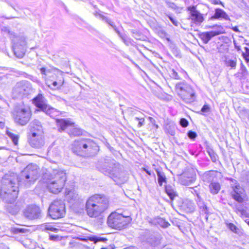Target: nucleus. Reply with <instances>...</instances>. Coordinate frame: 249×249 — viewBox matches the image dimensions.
<instances>
[{
	"instance_id": "nucleus-44",
	"label": "nucleus",
	"mask_w": 249,
	"mask_h": 249,
	"mask_svg": "<svg viewBox=\"0 0 249 249\" xmlns=\"http://www.w3.org/2000/svg\"><path fill=\"white\" fill-rule=\"evenodd\" d=\"M166 3L169 8L172 9L176 10L178 8V7L174 2L169 1H166Z\"/></svg>"
},
{
	"instance_id": "nucleus-46",
	"label": "nucleus",
	"mask_w": 249,
	"mask_h": 249,
	"mask_svg": "<svg viewBox=\"0 0 249 249\" xmlns=\"http://www.w3.org/2000/svg\"><path fill=\"white\" fill-rule=\"evenodd\" d=\"M168 18L170 20V21L172 22V23L176 26H178L179 24V22L178 21V20L174 18L173 17H172L170 15H167Z\"/></svg>"
},
{
	"instance_id": "nucleus-21",
	"label": "nucleus",
	"mask_w": 249,
	"mask_h": 249,
	"mask_svg": "<svg viewBox=\"0 0 249 249\" xmlns=\"http://www.w3.org/2000/svg\"><path fill=\"white\" fill-rule=\"evenodd\" d=\"M31 136L43 134V130L41 123L37 120H34L30 124Z\"/></svg>"
},
{
	"instance_id": "nucleus-10",
	"label": "nucleus",
	"mask_w": 249,
	"mask_h": 249,
	"mask_svg": "<svg viewBox=\"0 0 249 249\" xmlns=\"http://www.w3.org/2000/svg\"><path fill=\"white\" fill-rule=\"evenodd\" d=\"M33 90L31 84L28 81L18 82L13 89V95L16 98H23L30 94Z\"/></svg>"
},
{
	"instance_id": "nucleus-29",
	"label": "nucleus",
	"mask_w": 249,
	"mask_h": 249,
	"mask_svg": "<svg viewBox=\"0 0 249 249\" xmlns=\"http://www.w3.org/2000/svg\"><path fill=\"white\" fill-rule=\"evenodd\" d=\"M155 223L159 225L160 227L163 228L168 227L170 224L165 219L161 217H157L155 219Z\"/></svg>"
},
{
	"instance_id": "nucleus-60",
	"label": "nucleus",
	"mask_w": 249,
	"mask_h": 249,
	"mask_svg": "<svg viewBox=\"0 0 249 249\" xmlns=\"http://www.w3.org/2000/svg\"><path fill=\"white\" fill-rule=\"evenodd\" d=\"M232 30L235 32H239V30H238V28L237 26H235L232 27Z\"/></svg>"
},
{
	"instance_id": "nucleus-27",
	"label": "nucleus",
	"mask_w": 249,
	"mask_h": 249,
	"mask_svg": "<svg viewBox=\"0 0 249 249\" xmlns=\"http://www.w3.org/2000/svg\"><path fill=\"white\" fill-rule=\"evenodd\" d=\"M165 190L166 194L171 200H173L175 196H177L176 191L170 185H166L165 186Z\"/></svg>"
},
{
	"instance_id": "nucleus-30",
	"label": "nucleus",
	"mask_w": 249,
	"mask_h": 249,
	"mask_svg": "<svg viewBox=\"0 0 249 249\" xmlns=\"http://www.w3.org/2000/svg\"><path fill=\"white\" fill-rule=\"evenodd\" d=\"M209 188L211 193L216 194L220 190V186L218 183L212 182L209 185Z\"/></svg>"
},
{
	"instance_id": "nucleus-25",
	"label": "nucleus",
	"mask_w": 249,
	"mask_h": 249,
	"mask_svg": "<svg viewBox=\"0 0 249 249\" xmlns=\"http://www.w3.org/2000/svg\"><path fill=\"white\" fill-rule=\"evenodd\" d=\"M220 18H223L226 20L229 19L228 15L223 9L216 8L215 10L214 14L211 17V19H219Z\"/></svg>"
},
{
	"instance_id": "nucleus-19",
	"label": "nucleus",
	"mask_w": 249,
	"mask_h": 249,
	"mask_svg": "<svg viewBox=\"0 0 249 249\" xmlns=\"http://www.w3.org/2000/svg\"><path fill=\"white\" fill-rule=\"evenodd\" d=\"M188 11L190 12L191 19L196 24H201L204 20L203 14L196 10V6H190L187 8Z\"/></svg>"
},
{
	"instance_id": "nucleus-13",
	"label": "nucleus",
	"mask_w": 249,
	"mask_h": 249,
	"mask_svg": "<svg viewBox=\"0 0 249 249\" xmlns=\"http://www.w3.org/2000/svg\"><path fill=\"white\" fill-rule=\"evenodd\" d=\"M33 103L36 107L51 117H53V114L56 112L55 108L48 105L47 100L41 93L33 99Z\"/></svg>"
},
{
	"instance_id": "nucleus-42",
	"label": "nucleus",
	"mask_w": 249,
	"mask_h": 249,
	"mask_svg": "<svg viewBox=\"0 0 249 249\" xmlns=\"http://www.w3.org/2000/svg\"><path fill=\"white\" fill-rule=\"evenodd\" d=\"M12 231L14 233L18 234L19 233H25L27 232L28 230L24 228H14L13 229Z\"/></svg>"
},
{
	"instance_id": "nucleus-54",
	"label": "nucleus",
	"mask_w": 249,
	"mask_h": 249,
	"mask_svg": "<svg viewBox=\"0 0 249 249\" xmlns=\"http://www.w3.org/2000/svg\"><path fill=\"white\" fill-rule=\"evenodd\" d=\"M243 210H244V209L243 208V207L240 205L237 206L236 208V212L237 213H240L241 212V211Z\"/></svg>"
},
{
	"instance_id": "nucleus-6",
	"label": "nucleus",
	"mask_w": 249,
	"mask_h": 249,
	"mask_svg": "<svg viewBox=\"0 0 249 249\" xmlns=\"http://www.w3.org/2000/svg\"><path fill=\"white\" fill-rule=\"evenodd\" d=\"M15 180L3 179L0 192L1 197L6 202L12 204L17 198L18 186Z\"/></svg>"
},
{
	"instance_id": "nucleus-43",
	"label": "nucleus",
	"mask_w": 249,
	"mask_h": 249,
	"mask_svg": "<svg viewBox=\"0 0 249 249\" xmlns=\"http://www.w3.org/2000/svg\"><path fill=\"white\" fill-rule=\"evenodd\" d=\"M179 124L183 127H186L188 125V121L185 118H181L180 120Z\"/></svg>"
},
{
	"instance_id": "nucleus-50",
	"label": "nucleus",
	"mask_w": 249,
	"mask_h": 249,
	"mask_svg": "<svg viewBox=\"0 0 249 249\" xmlns=\"http://www.w3.org/2000/svg\"><path fill=\"white\" fill-rule=\"evenodd\" d=\"M93 7L95 8V11L93 12V15L95 17L98 18L99 15L101 13V12H102V11L98 9L96 5H94Z\"/></svg>"
},
{
	"instance_id": "nucleus-62",
	"label": "nucleus",
	"mask_w": 249,
	"mask_h": 249,
	"mask_svg": "<svg viewBox=\"0 0 249 249\" xmlns=\"http://www.w3.org/2000/svg\"><path fill=\"white\" fill-rule=\"evenodd\" d=\"M57 237L53 235L50 236V239L51 240H55Z\"/></svg>"
},
{
	"instance_id": "nucleus-7",
	"label": "nucleus",
	"mask_w": 249,
	"mask_h": 249,
	"mask_svg": "<svg viewBox=\"0 0 249 249\" xmlns=\"http://www.w3.org/2000/svg\"><path fill=\"white\" fill-rule=\"evenodd\" d=\"M175 90L179 98L186 103H192L196 100L195 90L185 80L176 83Z\"/></svg>"
},
{
	"instance_id": "nucleus-37",
	"label": "nucleus",
	"mask_w": 249,
	"mask_h": 249,
	"mask_svg": "<svg viewBox=\"0 0 249 249\" xmlns=\"http://www.w3.org/2000/svg\"><path fill=\"white\" fill-rule=\"evenodd\" d=\"M6 134L7 135V136H8L9 138H10L12 139L15 145L18 144V135L13 134L9 130L6 131Z\"/></svg>"
},
{
	"instance_id": "nucleus-41",
	"label": "nucleus",
	"mask_w": 249,
	"mask_h": 249,
	"mask_svg": "<svg viewBox=\"0 0 249 249\" xmlns=\"http://www.w3.org/2000/svg\"><path fill=\"white\" fill-rule=\"evenodd\" d=\"M169 74L170 77L174 79L179 80L180 79V77L178 75V72L174 69L171 70Z\"/></svg>"
},
{
	"instance_id": "nucleus-36",
	"label": "nucleus",
	"mask_w": 249,
	"mask_h": 249,
	"mask_svg": "<svg viewBox=\"0 0 249 249\" xmlns=\"http://www.w3.org/2000/svg\"><path fill=\"white\" fill-rule=\"evenodd\" d=\"M207 152L210 156L213 162H215L217 160L218 156L211 148H207Z\"/></svg>"
},
{
	"instance_id": "nucleus-31",
	"label": "nucleus",
	"mask_w": 249,
	"mask_h": 249,
	"mask_svg": "<svg viewBox=\"0 0 249 249\" xmlns=\"http://www.w3.org/2000/svg\"><path fill=\"white\" fill-rule=\"evenodd\" d=\"M156 172L158 176V183L160 186H162L163 182H166V177L163 172L159 171L158 170H156Z\"/></svg>"
},
{
	"instance_id": "nucleus-58",
	"label": "nucleus",
	"mask_w": 249,
	"mask_h": 249,
	"mask_svg": "<svg viewBox=\"0 0 249 249\" xmlns=\"http://www.w3.org/2000/svg\"><path fill=\"white\" fill-rule=\"evenodd\" d=\"M52 85L53 87H56V89H60L59 87H58V83L56 81H53L52 83Z\"/></svg>"
},
{
	"instance_id": "nucleus-12",
	"label": "nucleus",
	"mask_w": 249,
	"mask_h": 249,
	"mask_svg": "<svg viewBox=\"0 0 249 249\" xmlns=\"http://www.w3.org/2000/svg\"><path fill=\"white\" fill-rule=\"evenodd\" d=\"M65 213V205L62 200H54L48 208V215L53 219L63 217Z\"/></svg>"
},
{
	"instance_id": "nucleus-23",
	"label": "nucleus",
	"mask_w": 249,
	"mask_h": 249,
	"mask_svg": "<svg viewBox=\"0 0 249 249\" xmlns=\"http://www.w3.org/2000/svg\"><path fill=\"white\" fill-rule=\"evenodd\" d=\"M129 111L132 115H133V116L136 115L137 116L134 118V120L136 121H139V123L138 124V127H141L144 124L145 120H144V114L141 113L142 116H139V114L141 112L140 111H139L134 108H130Z\"/></svg>"
},
{
	"instance_id": "nucleus-14",
	"label": "nucleus",
	"mask_w": 249,
	"mask_h": 249,
	"mask_svg": "<svg viewBox=\"0 0 249 249\" xmlns=\"http://www.w3.org/2000/svg\"><path fill=\"white\" fill-rule=\"evenodd\" d=\"M196 179V169L192 167H187L182 174L180 175L179 181L183 185L189 186L193 184Z\"/></svg>"
},
{
	"instance_id": "nucleus-53",
	"label": "nucleus",
	"mask_w": 249,
	"mask_h": 249,
	"mask_svg": "<svg viewBox=\"0 0 249 249\" xmlns=\"http://www.w3.org/2000/svg\"><path fill=\"white\" fill-rule=\"evenodd\" d=\"M212 3L214 4H221L223 6H224L223 3L221 2L220 0H212Z\"/></svg>"
},
{
	"instance_id": "nucleus-22",
	"label": "nucleus",
	"mask_w": 249,
	"mask_h": 249,
	"mask_svg": "<svg viewBox=\"0 0 249 249\" xmlns=\"http://www.w3.org/2000/svg\"><path fill=\"white\" fill-rule=\"evenodd\" d=\"M65 198L69 202L73 203L79 200V196L75 190L66 189L65 191Z\"/></svg>"
},
{
	"instance_id": "nucleus-61",
	"label": "nucleus",
	"mask_w": 249,
	"mask_h": 249,
	"mask_svg": "<svg viewBox=\"0 0 249 249\" xmlns=\"http://www.w3.org/2000/svg\"><path fill=\"white\" fill-rule=\"evenodd\" d=\"M138 249L135 247L131 246V247H129L126 248L125 249Z\"/></svg>"
},
{
	"instance_id": "nucleus-49",
	"label": "nucleus",
	"mask_w": 249,
	"mask_h": 249,
	"mask_svg": "<svg viewBox=\"0 0 249 249\" xmlns=\"http://www.w3.org/2000/svg\"><path fill=\"white\" fill-rule=\"evenodd\" d=\"M238 214L243 217H248L249 216V213L245 209L242 210Z\"/></svg>"
},
{
	"instance_id": "nucleus-57",
	"label": "nucleus",
	"mask_w": 249,
	"mask_h": 249,
	"mask_svg": "<svg viewBox=\"0 0 249 249\" xmlns=\"http://www.w3.org/2000/svg\"><path fill=\"white\" fill-rule=\"evenodd\" d=\"M143 171H144L149 176H151L152 175V174L153 173L152 172H151V171L148 170L147 169H146L145 168H143Z\"/></svg>"
},
{
	"instance_id": "nucleus-63",
	"label": "nucleus",
	"mask_w": 249,
	"mask_h": 249,
	"mask_svg": "<svg viewBox=\"0 0 249 249\" xmlns=\"http://www.w3.org/2000/svg\"><path fill=\"white\" fill-rule=\"evenodd\" d=\"M0 249H9L7 247L5 246H0Z\"/></svg>"
},
{
	"instance_id": "nucleus-28",
	"label": "nucleus",
	"mask_w": 249,
	"mask_h": 249,
	"mask_svg": "<svg viewBox=\"0 0 249 249\" xmlns=\"http://www.w3.org/2000/svg\"><path fill=\"white\" fill-rule=\"evenodd\" d=\"M216 173V171L213 170L206 172L203 175V180L207 182L212 181L215 176Z\"/></svg>"
},
{
	"instance_id": "nucleus-38",
	"label": "nucleus",
	"mask_w": 249,
	"mask_h": 249,
	"mask_svg": "<svg viewBox=\"0 0 249 249\" xmlns=\"http://www.w3.org/2000/svg\"><path fill=\"white\" fill-rule=\"evenodd\" d=\"M13 207V205L12 204L8 206L7 209L10 213L14 215L18 213L19 211V208L18 207L16 206H14V208Z\"/></svg>"
},
{
	"instance_id": "nucleus-48",
	"label": "nucleus",
	"mask_w": 249,
	"mask_h": 249,
	"mask_svg": "<svg viewBox=\"0 0 249 249\" xmlns=\"http://www.w3.org/2000/svg\"><path fill=\"white\" fill-rule=\"evenodd\" d=\"M195 188H197V186H195V187H193V188H191L193 191H192V192L194 194H196V196H197V198L196 199H199V198L200 197V196L199 195L200 194V192L199 191L197 190V189H196Z\"/></svg>"
},
{
	"instance_id": "nucleus-56",
	"label": "nucleus",
	"mask_w": 249,
	"mask_h": 249,
	"mask_svg": "<svg viewBox=\"0 0 249 249\" xmlns=\"http://www.w3.org/2000/svg\"><path fill=\"white\" fill-rule=\"evenodd\" d=\"M244 49L245 50V52H244V53H245L244 55H246V56H249V48H248V47H245Z\"/></svg>"
},
{
	"instance_id": "nucleus-24",
	"label": "nucleus",
	"mask_w": 249,
	"mask_h": 249,
	"mask_svg": "<svg viewBox=\"0 0 249 249\" xmlns=\"http://www.w3.org/2000/svg\"><path fill=\"white\" fill-rule=\"evenodd\" d=\"M114 30L121 38L122 40L125 45H134V42L133 40L129 37L126 35L121 33V32L118 30L117 27L114 26Z\"/></svg>"
},
{
	"instance_id": "nucleus-1",
	"label": "nucleus",
	"mask_w": 249,
	"mask_h": 249,
	"mask_svg": "<svg viewBox=\"0 0 249 249\" xmlns=\"http://www.w3.org/2000/svg\"><path fill=\"white\" fill-rule=\"evenodd\" d=\"M96 168L116 182L123 183L127 179L126 173L123 171L120 164L110 157L101 158L96 164Z\"/></svg>"
},
{
	"instance_id": "nucleus-17",
	"label": "nucleus",
	"mask_w": 249,
	"mask_h": 249,
	"mask_svg": "<svg viewBox=\"0 0 249 249\" xmlns=\"http://www.w3.org/2000/svg\"><path fill=\"white\" fill-rule=\"evenodd\" d=\"M231 186L233 189L231 193L232 198L239 203L243 202L245 196L244 189L236 180L232 181Z\"/></svg>"
},
{
	"instance_id": "nucleus-40",
	"label": "nucleus",
	"mask_w": 249,
	"mask_h": 249,
	"mask_svg": "<svg viewBox=\"0 0 249 249\" xmlns=\"http://www.w3.org/2000/svg\"><path fill=\"white\" fill-rule=\"evenodd\" d=\"M226 65L227 67H230L231 68L235 69L236 65V61L234 60L229 59L226 61Z\"/></svg>"
},
{
	"instance_id": "nucleus-18",
	"label": "nucleus",
	"mask_w": 249,
	"mask_h": 249,
	"mask_svg": "<svg viewBox=\"0 0 249 249\" xmlns=\"http://www.w3.org/2000/svg\"><path fill=\"white\" fill-rule=\"evenodd\" d=\"M24 214L28 219H38L41 217V210L40 208L36 205H31L26 208Z\"/></svg>"
},
{
	"instance_id": "nucleus-11",
	"label": "nucleus",
	"mask_w": 249,
	"mask_h": 249,
	"mask_svg": "<svg viewBox=\"0 0 249 249\" xmlns=\"http://www.w3.org/2000/svg\"><path fill=\"white\" fill-rule=\"evenodd\" d=\"M56 122L59 127V132L67 131L71 136H78L82 134V131L79 128L75 127L74 123L68 119H56Z\"/></svg>"
},
{
	"instance_id": "nucleus-4",
	"label": "nucleus",
	"mask_w": 249,
	"mask_h": 249,
	"mask_svg": "<svg viewBox=\"0 0 249 249\" xmlns=\"http://www.w3.org/2000/svg\"><path fill=\"white\" fill-rule=\"evenodd\" d=\"M71 150L77 155L90 157L96 155L99 148L92 140L85 139L74 141L71 144Z\"/></svg>"
},
{
	"instance_id": "nucleus-26",
	"label": "nucleus",
	"mask_w": 249,
	"mask_h": 249,
	"mask_svg": "<svg viewBox=\"0 0 249 249\" xmlns=\"http://www.w3.org/2000/svg\"><path fill=\"white\" fill-rule=\"evenodd\" d=\"M196 201L199 208L200 213L204 214H208L209 213V208L202 201L201 197H200L199 199H196Z\"/></svg>"
},
{
	"instance_id": "nucleus-2",
	"label": "nucleus",
	"mask_w": 249,
	"mask_h": 249,
	"mask_svg": "<svg viewBox=\"0 0 249 249\" xmlns=\"http://www.w3.org/2000/svg\"><path fill=\"white\" fill-rule=\"evenodd\" d=\"M42 178L47 184L48 189L54 194H57L61 191L67 180L65 171L59 168L47 170Z\"/></svg>"
},
{
	"instance_id": "nucleus-32",
	"label": "nucleus",
	"mask_w": 249,
	"mask_h": 249,
	"mask_svg": "<svg viewBox=\"0 0 249 249\" xmlns=\"http://www.w3.org/2000/svg\"><path fill=\"white\" fill-rule=\"evenodd\" d=\"M131 33L132 36L137 40H144V36L139 31L136 30H131Z\"/></svg>"
},
{
	"instance_id": "nucleus-5",
	"label": "nucleus",
	"mask_w": 249,
	"mask_h": 249,
	"mask_svg": "<svg viewBox=\"0 0 249 249\" xmlns=\"http://www.w3.org/2000/svg\"><path fill=\"white\" fill-rule=\"evenodd\" d=\"M39 170L37 165L31 163L21 172L18 182L27 187L34 184L38 178Z\"/></svg>"
},
{
	"instance_id": "nucleus-35",
	"label": "nucleus",
	"mask_w": 249,
	"mask_h": 249,
	"mask_svg": "<svg viewBox=\"0 0 249 249\" xmlns=\"http://www.w3.org/2000/svg\"><path fill=\"white\" fill-rule=\"evenodd\" d=\"M146 242L152 246H155L159 243V239L154 234H150L146 238Z\"/></svg>"
},
{
	"instance_id": "nucleus-55",
	"label": "nucleus",
	"mask_w": 249,
	"mask_h": 249,
	"mask_svg": "<svg viewBox=\"0 0 249 249\" xmlns=\"http://www.w3.org/2000/svg\"><path fill=\"white\" fill-rule=\"evenodd\" d=\"M244 54H245V53H244V52H243L242 55H243L244 58L245 59V60L247 63H249V56H246V55H244Z\"/></svg>"
},
{
	"instance_id": "nucleus-16",
	"label": "nucleus",
	"mask_w": 249,
	"mask_h": 249,
	"mask_svg": "<svg viewBox=\"0 0 249 249\" xmlns=\"http://www.w3.org/2000/svg\"><path fill=\"white\" fill-rule=\"evenodd\" d=\"M208 28H216L217 30L210 32H203L199 34L200 38L205 44H207L213 37L224 33L223 27L221 26L214 25L213 26H209Z\"/></svg>"
},
{
	"instance_id": "nucleus-39",
	"label": "nucleus",
	"mask_w": 249,
	"mask_h": 249,
	"mask_svg": "<svg viewBox=\"0 0 249 249\" xmlns=\"http://www.w3.org/2000/svg\"><path fill=\"white\" fill-rule=\"evenodd\" d=\"M90 240L91 241H93L94 243H96L99 242H105L107 241V239L104 237L93 236L90 237Z\"/></svg>"
},
{
	"instance_id": "nucleus-9",
	"label": "nucleus",
	"mask_w": 249,
	"mask_h": 249,
	"mask_svg": "<svg viewBox=\"0 0 249 249\" xmlns=\"http://www.w3.org/2000/svg\"><path fill=\"white\" fill-rule=\"evenodd\" d=\"M129 216L125 217L117 213H112L108 216L107 223L109 227L120 230L125 228L130 222Z\"/></svg>"
},
{
	"instance_id": "nucleus-3",
	"label": "nucleus",
	"mask_w": 249,
	"mask_h": 249,
	"mask_svg": "<svg viewBox=\"0 0 249 249\" xmlns=\"http://www.w3.org/2000/svg\"><path fill=\"white\" fill-rule=\"evenodd\" d=\"M108 207V199L104 195L95 194L87 199L85 210L87 214L91 218L99 217Z\"/></svg>"
},
{
	"instance_id": "nucleus-47",
	"label": "nucleus",
	"mask_w": 249,
	"mask_h": 249,
	"mask_svg": "<svg viewBox=\"0 0 249 249\" xmlns=\"http://www.w3.org/2000/svg\"><path fill=\"white\" fill-rule=\"evenodd\" d=\"M229 228L232 231L235 233H237V230H238L236 226L232 223H229L228 225Z\"/></svg>"
},
{
	"instance_id": "nucleus-52",
	"label": "nucleus",
	"mask_w": 249,
	"mask_h": 249,
	"mask_svg": "<svg viewBox=\"0 0 249 249\" xmlns=\"http://www.w3.org/2000/svg\"><path fill=\"white\" fill-rule=\"evenodd\" d=\"M201 111L203 112H207L210 111V107L208 105H204L201 108Z\"/></svg>"
},
{
	"instance_id": "nucleus-64",
	"label": "nucleus",
	"mask_w": 249,
	"mask_h": 249,
	"mask_svg": "<svg viewBox=\"0 0 249 249\" xmlns=\"http://www.w3.org/2000/svg\"><path fill=\"white\" fill-rule=\"evenodd\" d=\"M245 221L248 224V225L249 226V220L248 219H247Z\"/></svg>"
},
{
	"instance_id": "nucleus-59",
	"label": "nucleus",
	"mask_w": 249,
	"mask_h": 249,
	"mask_svg": "<svg viewBox=\"0 0 249 249\" xmlns=\"http://www.w3.org/2000/svg\"><path fill=\"white\" fill-rule=\"evenodd\" d=\"M40 71L42 74L46 75V69L45 68H41Z\"/></svg>"
},
{
	"instance_id": "nucleus-20",
	"label": "nucleus",
	"mask_w": 249,
	"mask_h": 249,
	"mask_svg": "<svg viewBox=\"0 0 249 249\" xmlns=\"http://www.w3.org/2000/svg\"><path fill=\"white\" fill-rule=\"evenodd\" d=\"M30 145L34 148H40L45 144L43 134L31 136L29 140Z\"/></svg>"
},
{
	"instance_id": "nucleus-8",
	"label": "nucleus",
	"mask_w": 249,
	"mask_h": 249,
	"mask_svg": "<svg viewBox=\"0 0 249 249\" xmlns=\"http://www.w3.org/2000/svg\"><path fill=\"white\" fill-rule=\"evenodd\" d=\"M12 114L15 122L20 125H26L30 121L32 115L30 108L23 105L15 106Z\"/></svg>"
},
{
	"instance_id": "nucleus-15",
	"label": "nucleus",
	"mask_w": 249,
	"mask_h": 249,
	"mask_svg": "<svg viewBox=\"0 0 249 249\" xmlns=\"http://www.w3.org/2000/svg\"><path fill=\"white\" fill-rule=\"evenodd\" d=\"M13 50L15 55L18 58H22L26 51V41L24 36L17 37L13 40Z\"/></svg>"
},
{
	"instance_id": "nucleus-34",
	"label": "nucleus",
	"mask_w": 249,
	"mask_h": 249,
	"mask_svg": "<svg viewBox=\"0 0 249 249\" xmlns=\"http://www.w3.org/2000/svg\"><path fill=\"white\" fill-rule=\"evenodd\" d=\"M102 12H101V13L99 15L98 18L101 19L103 21L108 24L114 29V26L116 27V25H115V23L111 21V20L107 17L104 16L102 14Z\"/></svg>"
},
{
	"instance_id": "nucleus-45",
	"label": "nucleus",
	"mask_w": 249,
	"mask_h": 249,
	"mask_svg": "<svg viewBox=\"0 0 249 249\" xmlns=\"http://www.w3.org/2000/svg\"><path fill=\"white\" fill-rule=\"evenodd\" d=\"M187 135L188 137L192 140H194L197 136L196 133L195 132L192 131H189L188 132Z\"/></svg>"
},
{
	"instance_id": "nucleus-33",
	"label": "nucleus",
	"mask_w": 249,
	"mask_h": 249,
	"mask_svg": "<svg viewBox=\"0 0 249 249\" xmlns=\"http://www.w3.org/2000/svg\"><path fill=\"white\" fill-rule=\"evenodd\" d=\"M102 12H101V13L99 15L98 18L101 19L103 21L108 24L114 29V26L116 27V25H115V23L111 21V20L107 17L104 16L102 14Z\"/></svg>"
},
{
	"instance_id": "nucleus-51",
	"label": "nucleus",
	"mask_w": 249,
	"mask_h": 249,
	"mask_svg": "<svg viewBox=\"0 0 249 249\" xmlns=\"http://www.w3.org/2000/svg\"><path fill=\"white\" fill-rule=\"evenodd\" d=\"M58 83V87L60 88V89L61 88V87L63 86L64 83V78L63 77H61L59 79L57 80V81H56Z\"/></svg>"
}]
</instances>
